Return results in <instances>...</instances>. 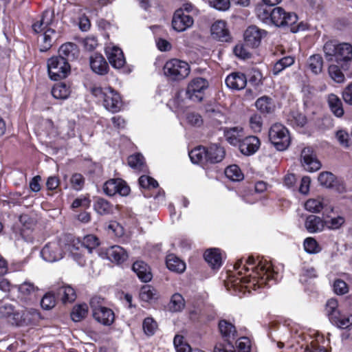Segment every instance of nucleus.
Listing matches in <instances>:
<instances>
[{
	"label": "nucleus",
	"mask_w": 352,
	"mask_h": 352,
	"mask_svg": "<svg viewBox=\"0 0 352 352\" xmlns=\"http://www.w3.org/2000/svg\"><path fill=\"white\" fill-rule=\"evenodd\" d=\"M259 270L261 272H256V276H254L252 278L253 284H258V287L261 285L266 284L267 280H269L272 278V273L267 270L264 267H261Z\"/></svg>",
	"instance_id": "nucleus-43"
},
{
	"label": "nucleus",
	"mask_w": 352,
	"mask_h": 352,
	"mask_svg": "<svg viewBox=\"0 0 352 352\" xmlns=\"http://www.w3.org/2000/svg\"><path fill=\"white\" fill-rule=\"evenodd\" d=\"M323 51L327 60L331 61L335 58L342 70L349 69L352 60V45L350 43H337L336 41H329L324 45Z\"/></svg>",
	"instance_id": "nucleus-2"
},
{
	"label": "nucleus",
	"mask_w": 352,
	"mask_h": 352,
	"mask_svg": "<svg viewBox=\"0 0 352 352\" xmlns=\"http://www.w3.org/2000/svg\"><path fill=\"white\" fill-rule=\"evenodd\" d=\"M90 91L98 101L102 102L104 107L108 111L115 113L120 110L122 106L120 96L112 88L93 86Z\"/></svg>",
	"instance_id": "nucleus-3"
},
{
	"label": "nucleus",
	"mask_w": 352,
	"mask_h": 352,
	"mask_svg": "<svg viewBox=\"0 0 352 352\" xmlns=\"http://www.w3.org/2000/svg\"><path fill=\"white\" fill-rule=\"evenodd\" d=\"M210 6L214 8L225 11L230 8V0H208Z\"/></svg>",
	"instance_id": "nucleus-60"
},
{
	"label": "nucleus",
	"mask_w": 352,
	"mask_h": 352,
	"mask_svg": "<svg viewBox=\"0 0 352 352\" xmlns=\"http://www.w3.org/2000/svg\"><path fill=\"white\" fill-rule=\"evenodd\" d=\"M164 73L172 80L179 81L186 78L190 74V66L179 59H171L164 66Z\"/></svg>",
	"instance_id": "nucleus-5"
},
{
	"label": "nucleus",
	"mask_w": 352,
	"mask_h": 352,
	"mask_svg": "<svg viewBox=\"0 0 352 352\" xmlns=\"http://www.w3.org/2000/svg\"><path fill=\"white\" fill-rule=\"evenodd\" d=\"M206 162L212 164L219 163L225 157V150L217 144H211L206 148Z\"/></svg>",
	"instance_id": "nucleus-20"
},
{
	"label": "nucleus",
	"mask_w": 352,
	"mask_h": 352,
	"mask_svg": "<svg viewBox=\"0 0 352 352\" xmlns=\"http://www.w3.org/2000/svg\"><path fill=\"white\" fill-rule=\"evenodd\" d=\"M332 324L340 329H346L352 325V315L336 312L329 318Z\"/></svg>",
	"instance_id": "nucleus-29"
},
{
	"label": "nucleus",
	"mask_w": 352,
	"mask_h": 352,
	"mask_svg": "<svg viewBox=\"0 0 352 352\" xmlns=\"http://www.w3.org/2000/svg\"><path fill=\"white\" fill-rule=\"evenodd\" d=\"M214 352H236V351L232 342H227L226 344L219 342L215 345Z\"/></svg>",
	"instance_id": "nucleus-63"
},
{
	"label": "nucleus",
	"mask_w": 352,
	"mask_h": 352,
	"mask_svg": "<svg viewBox=\"0 0 352 352\" xmlns=\"http://www.w3.org/2000/svg\"><path fill=\"white\" fill-rule=\"evenodd\" d=\"M319 183L326 187L331 188L335 181V176L330 172H322L318 176Z\"/></svg>",
	"instance_id": "nucleus-53"
},
{
	"label": "nucleus",
	"mask_w": 352,
	"mask_h": 352,
	"mask_svg": "<svg viewBox=\"0 0 352 352\" xmlns=\"http://www.w3.org/2000/svg\"><path fill=\"white\" fill-rule=\"evenodd\" d=\"M103 298L95 296L90 300V307L94 319L104 325H110L114 321L113 311L103 306Z\"/></svg>",
	"instance_id": "nucleus-6"
},
{
	"label": "nucleus",
	"mask_w": 352,
	"mask_h": 352,
	"mask_svg": "<svg viewBox=\"0 0 352 352\" xmlns=\"http://www.w3.org/2000/svg\"><path fill=\"white\" fill-rule=\"evenodd\" d=\"M155 295V289L151 285H144L141 288L140 298L142 300L148 302L152 300Z\"/></svg>",
	"instance_id": "nucleus-56"
},
{
	"label": "nucleus",
	"mask_w": 352,
	"mask_h": 352,
	"mask_svg": "<svg viewBox=\"0 0 352 352\" xmlns=\"http://www.w3.org/2000/svg\"><path fill=\"white\" fill-rule=\"evenodd\" d=\"M211 35L213 38L220 41H228L230 38L229 32L226 23L221 21L215 22L211 26Z\"/></svg>",
	"instance_id": "nucleus-21"
},
{
	"label": "nucleus",
	"mask_w": 352,
	"mask_h": 352,
	"mask_svg": "<svg viewBox=\"0 0 352 352\" xmlns=\"http://www.w3.org/2000/svg\"><path fill=\"white\" fill-rule=\"evenodd\" d=\"M70 65L62 56H53L47 60V70L52 80H58L67 76Z\"/></svg>",
	"instance_id": "nucleus-8"
},
{
	"label": "nucleus",
	"mask_w": 352,
	"mask_h": 352,
	"mask_svg": "<svg viewBox=\"0 0 352 352\" xmlns=\"http://www.w3.org/2000/svg\"><path fill=\"white\" fill-rule=\"evenodd\" d=\"M107 258L111 261L118 264L125 261L128 257L127 253L124 248L119 245L111 246L107 250Z\"/></svg>",
	"instance_id": "nucleus-23"
},
{
	"label": "nucleus",
	"mask_w": 352,
	"mask_h": 352,
	"mask_svg": "<svg viewBox=\"0 0 352 352\" xmlns=\"http://www.w3.org/2000/svg\"><path fill=\"white\" fill-rule=\"evenodd\" d=\"M226 140L233 146L239 145L243 139V131L241 127L227 128L224 131Z\"/></svg>",
	"instance_id": "nucleus-26"
},
{
	"label": "nucleus",
	"mask_w": 352,
	"mask_h": 352,
	"mask_svg": "<svg viewBox=\"0 0 352 352\" xmlns=\"http://www.w3.org/2000/svg\"><path fill=\"white\" fill-rule=\"evenodd\" d=\"M58 54V56H62L69 63V61L74 60L78 57L79 51L76 44L67 43L60 47Z\"/></svg>",
	"instance_id": "nucleus-22"
},
{
	"label": "nucleus",
	"mask_w": 352,
	"mask_h": 352,
	"mask_svg": "<svg viewBox=\"0 0 352 352\" xmlns=\"http://www.w3.org/2000/svg\"><path fill=\"white\" fill-rule=\"evenodd\" d=\"M294 63V58L292 56H285L278 60L274 65L272 72L274 75H278L285 68Z\"/></svg>",
	"instance_id": "nucleus-41"
},
{
	"label": "nucleus",
	"mask_w": 352,
	"mask_h": 352,
	"mask_svg": "<svg viewBox=\"0 0 352 352\" xmlns=\"http://www.w3.org/2000/svg\"><path fill=\"white\" fill-rule=\"evenodd\" d=\"M103 191L109 196H113L116 194L121 196H126L129 194L130 188L126 182L122 179H111L104 184Z\"/></svg>",
	"instance_id": "nucleus-10"
},
{
	"label": "nucleus",
	"mask_w": 352,
	"mask_h": 352,
	"mask_svg": "<svg viewBox=\"0 0 352 352\" xmlns=\"http://www.w3.org/2000/svg\"><path fill=\"white\" fill-rule=\"evenodd\" d=\"M266 35V32L258 28L256 26L252 25L247 28L244 33L245 42L251 48L257 47L261 41V39Z\"/></svg>",
	"instance_id": "nucleus-13"
},
{
	"label": "nucleus",
	"mask_w": 352,
	"mask_h": 352,
	"mask_svg": "<svg viewBox=\"0 0 352 352\" xmlns=\"http://www.w3.org/2000/svg\"><path fill=\"white\" fill-rule=\"evenodd\" d=\"M54 12L46 10L43 12L40 20L32 25V29L36 33L43 32L38 38V45L41 52L49 50L56 37L54 28Z\"/></svg>",
	"instance_id": "nucleus-1"
},
{
	"label": "nucleus",
	"mask_w": 352,
	"mask_h": 352,
	"mask_svg": "<svg viewBox=\"0 0 352 352\" xmlns=\"http://www.w3.org/2000/svg\"><path fill=\"white\" fill-rule=\"evenodd\" d=\"M132 269L137 274L138 278L143 282H148L152 278V274L151 272L148 265L142 261H138L133 264Z\"/></svg>",
	"instance_id": "nucleus-25"
},
{
	"label": "nucleus",
	"mask_w": 352,
	"mask_h": 352,
	"mask_svg": "<svg viewBox=\"0 0 352 352\" xmlns=\"http://www.w3.org/2000/svg\"><path fill=\"white\" fill-rule=\"evenodd\" d=\"M166 263L170 270L178 273L183 272L186 268L185 263L174 254L167 256Z\"/></svg>",
	"instance_id": "nucleus-32"
},
{
	"label": "nucleus",
	"mask_w": 352,
	"mask_h": 352,
	"mask_svg": "<svg viewBox=\"0 0 352 352\" xmlns=\"http://www.w3.org/2000/svg\"><path fill=\"white\" fill-rule=\"evenodd\" d=\"M56 305V298L52 292L47 293L41 300V305L43 309L50 310Z\"/></svg>",
	"instance_id": "nucleus-55"
},
{
	"label": "nucleus",
	"mask_w": 352,
	"mask_h": 352,
	"mask_svg": "<svg viewBox=\"0 0 352 352\" xmlns=\"http://www.w3.org/2000/svg\"><path fill=\"white\" fill-rule=\"evenodd\" d=\"M304 248L309 254H316L320 251V248L318 242L311 237H308L305 240Z\"/></svg>",
	"instance_id": "nucleus-54"
},
{
	"label": "nucleus",
	"mask_w": 352,
	"mask_h": 352,
	"mask_svg": "<svg viewBox=\"0 0 352 352\" xmlns=\"http://www.w3.org/2000/svg\"><path fill=\"white\" fill-rule=\"evenodd\" d=\"M219 329L226 342H232L236 338V331L235 327L227 320H221L219 323Z\"/></svg>",
	"instance_id": "nucleus-24"
},
{
	"label": "nucleus",
	"mask_w": 352,
	"mask_h": 352,
	"mask_svg": "<svg viewBox=\"0 0 352 352\" xmlns=\"http://www.w3.org/2000/svg\"><path fill=\"white\" fill-rule=\"evenodd\" d=\"M267 5L258 4L255 8V12L257 17L263 23H271L272 10L268 8Z\"/></svg>",
	"instance_id": "nucleus-37"
},
{
	"label": "nucleus",
	"mask_w": 352,
	"mask_h": 352,
	"mask_svg": "<svg viewBox=\"0 0 352 352\" xmlns=\"http://www.w3.org/2000/svg\"><path fill=\"white\" fill-rule=\"evenodd\" d=\"M338 301L334 298H331L327 301L326 305V311L329 318H331V316H333L335 313L340 312V310L338 309Z\"/></svg>",
	"instance_id": "nucleus-61"
},
{
	"label": "nucleus",
	"mask_w": 352,
	"mask_h": 352,
	"mask_svg": "<svg viewBox=\"0 0 352 352\" xmlns=\"http://www.w3.org/2000/svg\"><path fill=\"white\" fill-rule=\"evenodd\" d=\"M327 102L328 105L333 113L338 118H341L344 113V111L342 106V102L340 98L334 94H330L327 96Z\"/></svg>",
	"instance_id": "nucleus-30"
},
{
	"label": "nucleus",
	"mask_w": 352,
	"mask_h": 352,
	"mask_svg": "<svg viewBox=\"0 0 352 352\" xmlns=\"http://www.w3.org/2000/svg\"><path fill=\"white\" fill-rule=\"evenodd\" d=\"M142 326L145 333L148 336L153 335L157 327L156 322L151 318H145Z\"/></svg>",
	"instance_id": "nucleus-58"
},
{
	"label": "nucleus",
	"mask_w": 352,
	"mask_h": 352,
	"mask_svg": "<svg viewBox=\"0 0 352 352\" xmlns=\"http://www.w3.org/2000/svg\"><path fill=\"white\" fill-rule=\"evenodd\" d=\"M90 67L94 72L100 75L106 74L109 70L105 58L100 54H94L90 57Z\"/></svg>",
	"instance_id": "nucleus-19"
},
{
	"label": "nucleus",
	"mask_w": 352,
	"mask_h": 352,
	"mask_svg": "<svg viewBox=\"0 0 352 352\" xmlns=\"http://www.w3.org/2000/svg\"><path fill=\"white\" fill-rule=\"evenodd\" d=\"M185 307V300L183 296L179 294H174L168 303V308L171 312H179Z\"/></svg>",
	"instance_id": "nucleus-35"
},
{
	"label": "nucleus",
	"mask_w": 352,
	"mask_h": 352,
	"mask_svg": "<svg viewBox=\"0 0 352 352\" xmlns=\"http://www.w3.org/2000/svg\"><path fill=\"white\" fill-rule=\"evenodd\" d=\"M100 244L99 239L93 234H88L83 237L81 246L87 248L89 252L96 248Z\"/></svg>",
	"instance_id": "nucleus-46"
},
{
	"label": "nucleus",
	"mask_w": 352,
	"mask_h": 352,
	"mask_svg": "<svg viewBox=\"0 0 352 352\" xmlns=\"http://www.w3.org/2000/svg\"><path fill=\"white\" fill-rule=\"evenodd\" d=\"M300 157L302 165L306 170L314 172L320 168L321 164L311 148H304L301 151Z\"/></svg>",
	"instance_id": "nucleus-11"
},
{
	"label": "nucleus",
	"mask_w": 352,
	"mask_h": 352,
	"mask_svg": "<svg viewBox=\"0 0 352 352\" xmlns=\"http://www.w3.org/2000/svg\"><path fill=\"white\" fill-rule=\"evenodd\" d=\"M255 106L262 113H270L274 109L272 99L267 96H263L257 99Z\"/></svg>",
	"instance_id": "nucleus-34"
},
{
	"label": "nucleus",
	"mask_w": 352,
	"mask_h": 352,
	"mask_svg": "<svg viewBox=\"0 0 352 352\" xmlns=\"http://www.w3.org/2000/svg\"><path fill=\"white\" fill-rule=\"evenodd\" d=\"M323 199L318 197L316 199H309L305 204V209L314 213L319 212L324 207Z\"/></svg>",
	"instance_id": "nucleus-44"
},
{
	"label": "nucleus",
	"mask_w": 352,
	"mask_h": 352,
	"mask_svg": "<svg viewBox=\"0 0 352 352\" xmlns=\"http://www.w3.org/2000/svg\"><path fill=\"white\" fill-rule=\"evenodd\" d=\"M289 121L294 126L303 127L306 124L307 120L305 115L299 112H292L289 117Z\"/></svg>",
	"instance_id": "nucleus-51"
},
{
	"label": "nucleus",
	"mask_w": 352,
	"mask_h": 352,
	"mask_svg": "<svg viewBox=\"0 0 352 352\" xmlns=\"http://www.w3.org/2000/svg\"><path fill=\"white\" fill-rule=\"evenodd\" d=\"M307 67L313 74H320L323 67L322 57L319 54L311 56L307 60Z\"/></svg>",
	"instance_id": "nucleus-33"
},
{
	"label": "nucleus",
	"mask_w": 352,
	"mask_h": 352,
	"mask_svg": "<svg viewBox=\"0 0 352 352\" xmlns=\"http://www.w3.org/2000/svg\"><path fill=\"white\" fill-rule=\"evenodd\" d=\"M128 164L134 169L142 170L144 164V158L140 153L132 155L128 158Z\"/></svg>",
	"instance_id": "nucleus-50"
},
{
	"label": "nucleus",
	"mask_w": 352,
	"mask_h": 352,
	"mask_svg": "<svg viewBox=\"0 0 352 352\" xmlns=\"http://www.w3.org/2000/svg\"><path fill=\"white\" fill-rule=\"evenodd\" d=\"M261 142L254 135L248 136L241 140L239 144V150L245 155L249 156L255 153L259 148Z\"/></svg>",
	"instance_id": "nucleus-17"
},
{
	"label": "nucleus",
	"mask_w": 352,
	"mask_h": 352,
	"mask_svg": "<svg viewBox=\"0 0 352 352\" xmlns=\"http://www.w3.org/2000/svg\"><path fill=\"white\" fill-rule=\"evenodd\" d=\"M94 210L100 215H106L112 212L113 205L102 197H97L94 203Z\"/></svg>",
	"instance_id": "nucleus-31"
},
{
	"label": "nucleus",
	"mask_w": 352,
	"mask_h": 352,
	"mask_svg": "<svg viewBox=\"0 0 352 352\" xmlns=\"http://www.w3.org/2000/svg\"><path fill=\"white\" fill-rule=\"evenodd\" d=\"M341 66L338 65H330L328 72L330 78L337 83H343L345 81V76L342 71Z\"/></svg>",
	"instance_id": "nucleus-39"
},
{
	"label": "nucleus",
	"mask_w": 352,
	"mask_h": 352,
	"mask_svg": "<svg viewBox=\"0 0 352 352\" xmlns=\"http://www.w3.org/2000/svg\"><path fill=\"white\" fill-rule=\"evenodd\" d=\"M57 296L65 303L73 302L76 299V294L74 289L69 286H62L57 290Z\"/></svg>",
	"instance_id": "nucleus-36"
},
{
	"label": "nucleus",
	"mask_w": 352,
	"mask_h": 352,
	"mask_svg": "<svg viewBox=\"0 0 352 352\" xmlns=\"http://www.w3.org/2000/svg\"><path fill=\"white\" fill-rule=\"evenodd\" d=\"M298 16L294 12H287L281 7L272 10L271 23L276 27L289 26L292 32H297L302 28L300 25H296Z\"/></svg>",
	"instance_id": "nucleus-4"
},
{
	"label": "nucleus",
	"mask_w": 352,
	"mask_h": 352,
	"mask_svg": "<svg viewBox=\"0 0 352 352\" xmlns=\"http://www.w3.org/2000/svg\"><path fill=\"white\" fill-rule=\"evenodd\" d=\"M65 238L66 241L69 242L68 243L65 244V248L69 252V254H72V251H80V248H82L81 246V241L79 240V239H75L72 235H67L65 236Z\"/></svg>",
	"instance_id": "nucleus-52"
},
{
	"label": "nucleus",
	"mask_w": 352,
	"mask_h": 352,
	"mask_svg": "<svg viewBox=\"0 0 352 352\" xmlns=\"http://www.w3.org/2000/svg\"><path fill=\"white\" fill-rule=\"evenodd\" d=\"M305 352H328V351L324 346H321L318 340H316L311 341L310 345L307 346Z\"/></svg>",
	"instance_id": "nucleus-64"
},
{
	"label": "nucleus",
	"mask_w": 352,
	"mask_h": 352,
	"mask_svg": "<svg viewBox=\"0 0 352 352\" xmlns=\"http://www.w3.org/2000/svg\"><path fill=\"white\" fill-rule=\"evenodd\" d=\"M0 318H8V321L12 324L16 326L21 325L24 320L23 315L14 310V307L8 303H5L0 306Z\"/></svg>",
	"instance_id": "nucleus-14"
},
{
	"label": "nucleus",
	"mask_w": 352,
	"mask_h": 352,
	"mask_svg": "<svg viewBox=\"0 0 352 352\" xmlns=\"http://www.w3.org/2000/svg\"><path fill=\"white\" fill-rule=\"evenodd\" d=\"M70 182L74 189L80 190L84 186L85 179L81 174L75 173L72 176Z\"/></svg>",
	"instance_id": "nucleus-59"
},
{
	"label": "nucleus",
	"mask_w": 352,
	"mask_h": 352,
	"mask_svg": "<svg viewBox=\"0 0 352 352\" xmlns=\"http://www.w3.org/2000/svg\"><path fill=\"white\" fill-rule=\"evenodd\" d=\"M41 254L43 259L48 262H54L63 258V250L56 243L46 244Z\"/></svg>",
	"instance_id": "nucleus-15"
},
{
	"label": "nucleus",
	"mask_w": 352,
	"mask_h": 352,
	"mask_svg": "<svg viewBox=\"0 0 352 352\" xmlns=\"http://www.w3.org/2000/svg\"><path fill=\"white\" fill-rule=\"evenodd\" d=\"M269 138L275 148L280 151L286 150L290 144L289 131L283 124L276 123L269 131Z\"/></svg>",
	"instance_id": "nucleus-7"
},
{
	"label": "nucleus",
	"mask_w": 352,
	"mask_h": 352,
	"mask_svg": "<svg viewBox=\"0 0 352 352\" xmlns=\"http://www.w3.org/2000/svg\"><path fill=\"white\" fill-rule=\"evenodd\" d=\"M173 343L177 352H192L190 346L184 341V337L182 336H175Z\"/></svg>",
	"instance_id": "nucleus-49"
},
{
	"label": "nucleus",
	"mask_w": 352,
	"mask_h": 352,
	"mask_svg": "<svg viewBox=\"0 0 352 352\" xmlns=\"http://www.w3.org/2000/svg\"><path fill=\"white\" fill-rule=\"evenodd\" d=\"M194 23L192 16L185 14L182 9H179L174 13L172 26L177 32H184L190 28Z\"/></svg>",
	"instance_id": "nucleus-12"
},
{
	"label": "nucleus",
	"mask_w": 352,
	"mask_h": 352,
	"mask_svg": "<svg viewBox=\"0 0 352 352\" xmlns=\"http://www.w3.org/2000/svg\"><path fill=\"white\" fill-rule=\"evenodd\" d=\"M189 157L191 162L194 164L206 162V148L204 146H198L192 149L189 153Z\"/></svg>",
	"instance_id": "nucleus-40"
},
{
	"label": "nucleus",
	"mask_w": 352,
	"mask_h": 352,
	"mask_svg": "<svg viewBox=\"0 0 352 352\" xmlns=\"http://www.w3.org/2000/svg\"><path fill=\"white\" fill-rule=\"evenodd\" d=\"M37 289L38 288L29 281H25L18 286V291L24 297L32 296Z\"/></svg>",
	"instance_id": "nucleus-48"
},
{
	"label": "nucleus",
	"mask_w": 352,
	"mask_h": 352,
	"mask_svg": "<svg viewBox=\"0 0 352 352\" xmlns=\"http://www.w3.org/2000/svg\"><path fill=\"white\" fill-rule=\"evenodd\" d=\"M105 52L109 63L113 67L120 69L124 65L126 61L120 48L116 46H109L106 47Z\"/></svg>",
	"instance_id": "nucleus-16"
},
{
	"label": "nucleus",
	"mask_w": 352,
	"mask_h": 352,
	"mask_svg": "<svg viewBox=\"0 0 352 352\" xmlns=\"http://www.w3.org/2000/svg\"><path fill=\"white\" fill-rule=\"evenodd\" d=\"M139 184L141 187L144 188H155L158 186L157 182L147 175H142L139 178Z\"/></svg>",
	"instance_id": "nucleus-57"
},
{
	"label": "nucleus",
	"mask_w": 352,
	"mask_h": 352,
	"mask_svg": "<svg viewBox=\"0 0 352 352\" xmlns=\"http://www.w3.org/2000/svg\"><path fill=\"white\" fill-rule=\"evenodd\" d=\"M324 222L325 227L334 230L339 228L344 223V219L342 217L338 216L329 221H324Z\"/></svg>",
	"instance_id": "nucleus-62"
},
{
	"label": "nucleus",
	"mask_w": 352,
	"mask_h": 352,
	"mask_svg": "<svg viewBox=\"0 0 352 352\" xmlns=\"http://www.w3.org/2000/svg\"><path fill=\"white\" fill-rule=\"evenodd\" d=\"M206 261L212 269H219L222 265V257L220 250L217 248L208 250L204 253Z\"/></svg>",
	"instance_id": "nucleus-27"
},
{
	"label": "nucleus",
	"mask_w": 352,
	"mask_h": 352,
	"mask_svg": "<svg viewBox=\"0 0 352 352\" xmlns=\"http://www.w3.org/2000/svg\"><path fill=\"white\" fill-rule=\"evenodd\" d=\"M226 176L232 181L239 182L243 179V174L237 165H231L225 170Z\"/></svg>",
	"instance_id": "nucleus-42"
},
{
	"label": "nucleus",
	"mask_w": 352,
	"mask_h": 352,
	"mask_svg": "<svg viewBox=\"0 0 352 352\" xmlns=\"http://www.w3.org/2000/svg\"><path fill=\"white\" fill-rule=\"evenodd\" d=\"M207 80L203 78H195L188 84L186 94L193 101L201 102L204 97V91L208 87Z\"/></svg>",
	"instance_id": "nucleus-9"
},
{
	"label": "nucleus",
	"mask_w": 352,
	"mask_h": 352,
	"mask_svg": "<svg viewBox=\"0 0 352 352\" xmlns=\"http://www.w3.org/2000/svg\"><path fill=\"white\" fill-rule=\"evenodd\" d=\"M250 48L251 47L245 42V43H239L234 47V53L240 58L248 59L251 57Z\"/></svg>",
	"instance_id": "nucleus-47"
},
{
	"label": "nucleus",
	"mask_w": 352,
	"mask_h": 352,
	"mask_svg": "<svg viewBox=\"0 0 352 352\" xmlns=\"http://www.w3.org/2000/svg\"><path fill=\"white\" fill-rule=\"evenodd\" d=\"M305 226L309 232L315 233L323 230L325 222L320 217L311 214L307 217Z\"/></svg>",
	"instance_id": "nucleus-28"
},
{
	"label": "nucleus",
	"mask_w": 352,
	"mask_h": 352,
	"mask_svg": "<svg viewBox=\"0 0 352 352\" xmlns=\"http://www.w3.org/2000/svg\"><path fill=\"white\" fill-rule=\"evenodd\" d=\"M88 307L86 304L78 305L74 307L71 313V318L74 322H79L87 316Z\"/></svg>",
	"instance_id": "nucleus-45"
},
{
	"label": "nucleus",
	"mask_w": 352,
	"mask_h": 352,
	"mask_svg": "<svg viewBox=\"0 0 352 352\" xmlns=\"http://www.w3.org/2000/svg\"><path fill=\"white\" fill-rule=\"evenodd\" d=\"M52 96L57 99H66L70 94V89L65 83L55 85L52 89Z\"/></svg>",
	"instance_id": "nucleus-38"
},
{
	"label": "nucleus",
	"mask_w": 352,
	"mask_h": 352,
	"mask_svg": "<svg viewBox=\"0 0 352 352\" xmlns=\"http://www.w3.org/2000/svg\"><path fill=\"white\" fill-rule=\"evenodd\" d=\"M226 84L228 88L232 90H241L247 85V78L243 73L233 72L226 77Z\"/></svg>",
	"instance_id": "nucleus-18"
}]
</instances>
